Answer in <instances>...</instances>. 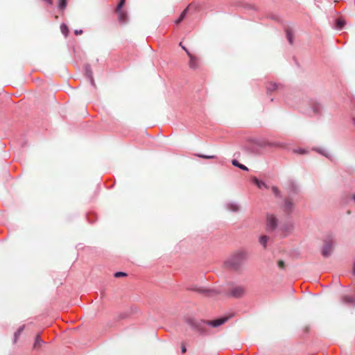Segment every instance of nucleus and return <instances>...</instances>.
Wrapping results in <instances>:
<instances>
[{"mask_svg":"<svg viewBox=\"0 0 355 355\" xmlns=\"http://www.w3.org/2000/svg\"><path fill=\"white\" fill-rule=\"evenodd\" d=\"M232 317V315H230L227 316H224V317L214 319V320H201L200 323H199V324H196L193 320H190L189 323L191 325H193L194 327L198 328L199 330H203V327H201V324H206L212 328H216V327H218L221 326L222 324H225Z\"/></svg>","mask_w":355,"mask_h":355,"instance_id":"obj_2","label":"nucleus"},{"mask_svg":"<svg viewBox=\"0 0 355 355\" xmlns=\"http://www.w3.org/2000/svg\"><path fill=\"white\" fill-rule=\"evenodd\" d=\"M232 164L234 166H237L239 167V168L243 170V171H248V168L244 166L243 164H240L236 159H233L232 161Z\"/></svg>","mask_w":355,"mask_h":355,"instance_id":"obj_9","label":"nucleus"},{"mask_svg":"<svg viewBox=\"0 0 355 355\" xmlns=\"http://www.w3.org/2000/svg\"><path fill=\"white\" fill-rule=\"evenodd\" d=\"M181 351L182 353L184 354L187 352L186 346L184 344H182L181 345Z\"/></svg>","mask_w":355,"mask_h":355,"instance_id":"obj_26","label":"nucleus"},{"mask_svg":"<svg viewBox=\"0 0 355 355\" xmlns=\"http://www.w3.org/2000/svg\"><path fill=\"white\" fill-rule=\"evenodd\" d=\"M40 342H41V340H40V336H39V335H37V336H36V338H35V343L34 346H33V347H34V348H37V346L40 345Z\"/></svg>","mask_w":355,"mask_h":355,"instance_id":"obj_22","label":"nucleus"},{"mask_svg":"<svg viewBox=\"0 0 355 355\" xmlns=\"http://www.w3.org/2000/svg\"><path fill=\"white\" fill-rule=\"evenodd\" d=\"M248 253L244 250H240L233 254L226 261L227 267L234 270H238L247 259Z\"/></svg>","mask_w":355,"mask_h":355,"instance_id":"obj_1","label":"nucleus"},{"mask_svg":"<svg viewBox=\"0 0 355 355\" xmlns=\"http://www.w3.org/2000/svg\"><path fill=\"white\" fill-rule=\"evenodd\" d=\"M189 10V6L187 7L180 14V17H178V19L175 21V23L176 24H180L185 17L187 13V11Z\"/></svg>","mask_w":355,"mask_h":355,"instance_id":"obj_8","label":"nucleus"},{"mask_svg":"<svg viewBox=\"0 0 355 355\" xmlns=\"http://www.w3.org/2000/svg\"><path fill=\"white\" fill-rule=\"evenodd\" d=\"M24 327L22 326V327H19V329L15 332V338H17L21 334V333L24 330Z\"/></svg>","mask_w":355,"mask_h":355,"instance_id":"obj_20","label":"nucleus"},{"mask_svg":"<svg viewBox=\"0 0 355 355\" xmlns=\"http://www.w3.org/2000/svg\"><path fill=\"white\" fill-rule=\"evenodd\" d=\"M352 198L355 200V195L352 196Z\"/></svg>","mask_w":355,"mask_h":355,"instance_id":"obj_32","label":"nucleus"},{"mask_svg":"<svg viewBox=\"0 0 355 355\" xmlns=\"http://www.w3.org/2000/svg\"><path fill=\"white\" fill-rule=\"evenodd\" d=\"M67 7V0H58V8L60 10H64Z\"/></svg>","mask_w":355,"mask_h":355,"instance_id":"obj_12","label":"nucleus"},{"mask_svg":"<svg viewBox=\"0 0 355 355\" xmlns=\"http://www.w3.org/2000/svg\"><path fill=\"white\" fill-rule=\"evenodd\" d=\"M353 273H354V275H355V263H354V265L353 267Z\"/></svg>","mask_w":355,"mask_h":355,"instance_id":"obj_30","label":"nucleus"},{"mask_svg":"<svg viewBox=\"0 0 355 355\" xmlns=\"http://www.w3.org/2000/svg\"><path fill=\"white\" fill-rule=\"evenodd\" d=\"M271 86L272 87L270 88V89H276L277 85L275 84H272Z\"/></svg>","mask_w":355,"mask_h":355,"instance_id":"obj_29","label":"nucleus"},{"mask_svg":"<svg viewBox=\"0 0 355 355\" xmlns=\"http://www.w3.org/2000/svg\"><path fill=\"white\" fill-rule=\"evenodd\" d=\"M196 155L197 157H201V158H204V159H207L216 158V155H200V154H198V155Z\"/></svg>","mask_w":355,"mask_h":355,"instance_id":"obj_15","label":"nucleus"},{"mask_svg":"<svg viewBox=\"0 0 355 355\" xmlns=\"http://www.w3.org/2000/svg\"><path fill=\"white\" fill-rule=\"evenodd\" d=\"M180 46L182 48L183 50L187 53L189 60V67L191 69H197L200 67V59L195 55L192 54L189 50L182 45V42L180 43Z\"/></svg>","mask_w":355,"mask_h":355,"instance_id":"obj_3","label":"nucleus"},{"mask_svg":"<svg viewBox=\"0 0 355 355\" xmlns=\"http://www.w3.org/2000/svg\"><path fill=\"white\" fill-rule=\"evenodd\" d=\"M125 0H121L116 8V11H119L120 10H121L122 7L125 4Z\"/></svg>","mask_w":355,"mask_h":355,"instance_id":"obj_16","label":"nucleus"},{"mask_svg":"<svg viewBox=\"0 0 355 355\" xmlns=\"http://www.w3.org/2000/svg\"><path fill=\"white\" fill-rule=\"evenodd\" d=\"M334 242L332 240L325 241L322 251V254L324 257H328L333 250Z\"/></svg>","mask_w":355,"mask_h":355,"instance_id":"obj_5","label":"nucleus"},{"mask_svg":"<svg viewBox=\"0 0 355 355\" xmlns=\"http://www.w3.org/2000/svg\"><path fill=\"white\" fill-rule=\"evenodd\" d=\"M253 182L260 189L262 188L263 187L267 188V186L265 184V182H263V181L259 180L257 178H254L253 179Z\"/></svg>","mask_w":355,"mask_h":355,"instance_id":"obj_10","label":"nucleus"},{"mask_svg":"<svg viewBox=\"0 0 355 355\" xmlns=\"http://www.w3.org/2000/svg\"><path fill=\"white\" fill-rule=\"evenodd\" d=\"M45 2H46L49 5L53 4V0H44Z\"/></svg>","mask_w":355,"mask_h":355,"instance_id":"obj_28","label":"nucleus"},{"mask_svg":"<svg viewBox=\"0 0 355 355\" xmlns=\"http://www.w3.org/2000/svg\"><path fill=\"white\" fill-rule=\"evenodd\" d=\"M272 191L276 196H278L279 194V190L277 187H272Z\"/></svg>","mask_w":355,"mask_h":355,"instance_id":"obj_25","label":"nucleus"},{"mask_svg":"<svg viewBox=\"0 0 355 355\" xmlns=\"http://www.w3.org/2000/svg\"><path fill=\"white\" fill-rule=\"evenodd\" d=\"M287 37H288V40H289V42H290L291 44H292V43H293V41H292V36H291V35L290 33H288V34H287Z\"/></svg>","mask_w":355,"mask_h":355,"instance_id":"obj_27","label":"nucleus"},{"mask_svg":"<svg viewBox=\"0 0 355 355\" xmlns=\"http://www.w3.org/2000/svg\"><path fill=\"white\" fill-rule=\"evenodd\" d=\"M294 205L293 202L288 199H286L284 202V209L287 212H291L293 209Z\"/></svg>","mask_w":355,"mask_h":355,"instance_id":"obj_7","label":"nucleus"},{"mask_svg":"<svg viewBox=\"0 0 355 355\" xmlns=\"http://www.w3.org/2000/svg\"><path fill=\"white\" fill-rule=\"evenodd\" d=\"M126 275H126V273L123 272H116V273L114 274V277H117V278H118V277H125V276H126Z\"/></svg>","mask_w":355,"mask_h":355,"instance_id":"obj_23","label":"nucleus"},{"mask_svg":"<svg viewBox=\"0 0 355 355\" xmlns=\"http://www.w3.org/2000/svg\"><path fill=\"white\" fill-rule=\"evenodd\" d=\"M229 207L232 211H238L239 210V207L236 205H230Z\"/></svg>","mask_w":355,"mask_h":355,"instance_id":"obj_19","label":"nucleus"},{"mask_svg":"<svg viewBox=\"0 0 355 355\" xmlns=\"http://www.w3.org/2000/svg\"><path fill=\"white\" fill-rule=\"evenodd\" d=\"M277 227V218L273 214L267 215V229L273 231Z\"/></svg>","mask_w":355,"mask_h":355,"instance_id":"obj_4","label":"nucleus"},{"mask_svg":"<svg viewBox=\"0 0 355 355\" xmlns=\"http://www.w3.org/2000/svg\"><path fill=\"white\" fill-rule=\"evenodd\" d=\"M230 295L234 297H241L245 293V289L243 286H235L231 288Z\"/></svg>","mask_w":355,"mask_h":355,"instance_id":"obj_6","label":"nucleus"},{"mask_svg":"<svg viewBox=\"0 0 355 355\" xmlns=\"http://www.w3.org/2000/svg\"><path fill=\"white\" fill-rule=\"evenodd\" d=\"M60 28H61V31L63 34H64L65 35H67V33H68V28L66 25L64 24H62L61 26H60Z\"/></svg>","mask_w":355,"mask_h":355,"instance_id":"obj_17","label":"nucleus"},{"mask_svg":"<svg viewBox=\"0 0 355 355\" xmlns=\"http://www.w3.org/2000/svg\"><path fill=\"white\" fill-rule=\"evenodd\" d=\"M343 301L345 302L349 303V302H353L354 300L352 299V297H351L349 296H345L343 297Z\"/></svg>","mask_w":355,"mask_h":355,"instance_id":"obj_21","label":"nucleus"},{"mask_svg":"<svg viewBox=\"0 0 355 355\" xmlns=\"http://www.w3.org/2000/svg\"><path fill=\"white\" fill-rule=\"evenodd\" d=\"M319 110H320V107H318V109H315V112H318V111H319Z\"/></svg>","mask_w":355,"mask_h":355,"instance_id":"obj_31","label":"nucleus"},{"mask_svg":"<svg viewBox=\"0 0 355 355\" xmlns=\"http://www.w3.org/2000/svg\"><path fill=\"white\" fill-rule=\"evenodd\" d=\"M116 12H117V14L119 15V20L124 21L125 19L126 15L121 10H120L119 11H116Z\"/></svg>","mask_w":355,"mask_h":355,"instance_id":"obj_14","label":"nucleus"},{"mask_svg":"<svg viewBox=\"0 0 355 355\" xmlns=\"http://www.w3.org/2000/svg\"><path fill=\"white\" fill-rule=\"evenodd\" d=\"M268 241V237L267 236H262L259 239L260 243L262 244L264 248H266V243Z\"/></svg>","mask_w":355,"mask_h":355,"instance_id":"obj_13","label":"nucleus"},{"mask_svg":"<svg viewBox=\"0 0 355 355\" xmlns=\"http://www.w3.org/2000/svg\"><path fill=\"white\" fill-rule=\"evenodd\" d=\"M345 25V21L342 18H338L336 20V26L339 29H342Z\"/></svg>","mask_w":355,"mask_h":355,"instance_id":"obj_11","label":"nucleus"},{"mask_svg":"<svg viewBox=\"0 0 355 355\" xmlns=\"http://www.w3.org/2000/svg\"><path fill=\"white\" fill-rule=\"evenodd\" d=\"M277 265L279 266V268H282L283 269L285 266V263H284V261H282V260H279L278 262H277Z\"/></svg>","mask_w":355,"mask_h":355,"instance_id":"obj_24","label":"nucleus"},{"mask_svg":"<svg viewBox=\"0 0 355 355\" xmlns=\"http://www.w3.org/2000/svg\"><path fill=\"white\" fill-rule=\"evenodd\" d=\"M294 153H297V154H305V153H307V151L302 148H298V149L294 150Z\"/></svg>","mask_w":355,"mask_h":355,"instance_id":"obj_18","label":"nucleus"}]
</instances>
